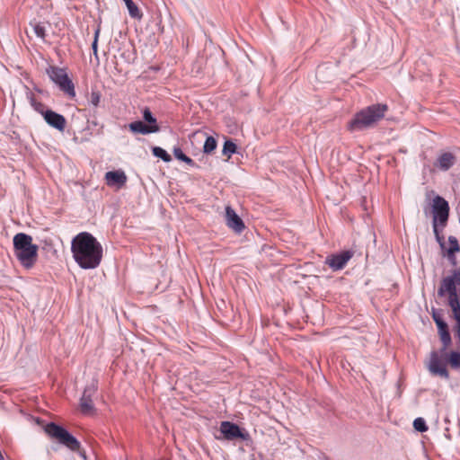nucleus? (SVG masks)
<instances>
[{
	"instance_id": "obj_21",
	"label": "nucleus",
	"mask_w": 460,
	"mask_h": 460,
	"mask_svg": "<svg viewBox=\"0 0 460 460\" xmlns=\"http://www.w3.org/2000/svg\"><path fill=\"white\" fill-rule=\"evenodd\" d=\"M30 103L31 107L43 117L45 116V112H48L49 110L46 109L45 104L41 102L37 101L33 96L31 97Z\"/></svg>"
},
{
	"instance_id": "obj_17",
	"label": "nucleus",
	"mask_w": 460,
	"mask_h": 460,
	"mask_svg": "<svg viewBox=\"0 0 460 460\" xmlns=\"http://www.w3.org/2000/svg\"><path fill=\"white\" fill-rule=\"evenodd\" d=\"M105 180L108 186L122 187L127 181V176L122 171H111L105 173Z\"/></svg>"
},
{
	"instance_id": "obj_11",
	"label": "nucleus",
	"mask_w": 460,
	"mask_h": 460,
	"mask_svg": "<svg viewBox=\"0 0 460 460\" xmlns=\"http://www.w3.org/2000/svg\"><path fill=\"white\" fill-rule=\"evenodd\" d=\"M428 368H429V372L433 375L439 376L446 379H447L449 377V374L446 368L445 364L442 362L440 357L438 356V352H436V351H432L430 353Z\"/></svg>"
},
{
	"instance_id": "obj_23",
	"label": "nucleus",
	"mask_w": 460,
	"mask_h": 460,
	"mask_svg": "<svg viewBox=\"0 0 460 460\" xmlns=\"http://www.w3.org/2000/svg\"><path fill=\"white\" fill-rule=\"evenodd\" d=\"M460 251V247L457 242V239L455 236H449L448 238V248H447V255H454L456 252Z\"/></svg>"
},
{
	"instance_id": "obj_8",
	"label": "nucleus",
	"mask_w": 460,
	"mask_h": 460,
	"mask_svg": "<svg viewBox=\"0 0 460 460\" xmlns=\"http://www.w3.org/2000/svg\"><path fill=\"white\" fill-rule=\"evenodd\" d=\"M97 390V386L92 384L86 386L84 390L83 395L80 399V411L85 415H90L94 412V405L93 402V396Z\"/></svg>"
},
{
	"instance_id": "obj_12",
	"label": "nucleus",
	"mask_w": 460,
	"mask_h": 460,
	"mask_svg": "<svg viewBox=\"0 0 460 460\" xmlns=\"http://www.w3.org/2000/svg\"><path fill=\"white\" fill-rule=\"evenodd\" d=\"M433 319L438 326V334L443 343L441 352H444L451 343V336L448 332L447 324L438 314H433Z\"/></svg>"
},
{
	"instance_id": "obj_7",
	"label": "nucleus",
	"mask_w": 460,
	"mask_h": 460,
	"mask_svg": "<svg viewBox=\"0 0 460 460\" xmlns=\"http://www.w3.org/2000/svg\"><path fill=\"white\" fill-rule=\"evenodd\" d=\"M439 296H447L448 305L452 309L454 318L456 321L455 327L456 336L460 341V302L458 299L457 289H438Z\"/></svg>"
},
{
	"instance_id": "obj_1",
	"label": "nucleus",
	"mask_w": 460,
	"mask_h": 460,
	"mask_svg": "<svg viewBox=\"0 0 460 460\" xmlns=\"http://www.w3.org/2000/svg\"><path fill=\"white\" fill-rule=\"evenodd\" d=\"M71 251L75 261L83 269H95L102 259V244L88 232L79 233L73 238Z\"/></svg>"
},
{
	"instance_id": "obj_18",
	"label": "nucleus",
	"mask_w": 460,
	"mask_h": 460,
	"mask_svg": "<svg viewBox=\"0 0 460 460\" xmlns=\"http://www.w3.org/2000/svg\"><path fill=\"white\" fill-rule=\"evenodd\" d=\"M460 288V270H455L452 275L443 280L442 288Z\"/></svg>"
},
{
	"instance_id": "obj_9",
	"label": "nucleus",
	"mask_w": 460,
	"mask_h": 460,
	"mask_svg": "<svg viewBox=\"0 0 460 460\" xmlns=\"http://www.w3.org/2000/svg\"><path fill=\"white\" fill-rule=\"evenodd\" d=\"M353 252L343 251L340 253L332 254L326 257L325 264H327L332 270H340L343 269L348 261L352 258Z\"/></svg>"
},
{
	"instance_id": "obj_30",
	"label": "nucleus",
	"mask_w": 460,
	"mask_h": 460,
	"mask_svg": "<svg viewBox=\"0 0 460 460\" xmlns=\"http://www.w3.org/2000/svg\"><path fill=\"white\" fill-rule=\"evenodd\" d=\"M413 427L417 431L424 432L428 429L426 422L422 418H417L413 421Z\"/></svg>"
},
{
	"instance_id": "obj_14",
	"label": "nucleus",
	"mask_w": 460,
	"mask_h": 460,
	"mask_svg": "<svg viewBox=\"0 0 460 460\" xmlns=\"http://www.w3.org/2000/svg\"><path fill=\"white\" fill-rule=\"evenodd\" d=\"M43 118L50 127L61 132L65 130L66 120L63 115L49 110L48 112H45V116Z\"/></svg>"
},
{
	"instance_id": "obj_15",
	"label": "nucleus",
	"mask_w": 460,
	"mask_h": 460,
	"mask_svg": "<svg viewBox=\"0 0 460 460\" xmlns=\"http://www.w3.org/2000/svg\"><path fill=\"white\" fill-rule=\"evenodd\" d=\"M220 431L224 435V438L228 440L238 438H244V435L240 428L236 424L229 421H223L221 423Z\"/></svg>"
},
{
	"instance_id": "obj_25",
	"label": "nucleus",
	"mask_w": 460,
	"mask_h": 460,
	"mask_svg": "<svg viewBox=\"0 0 460 460\" xmlns=\"http://www.w3.org/2000/svg\"><path fill=\"white\" fill-rule=\"evenodd\" d=\"M236 149L237 146L234 142L226 140L224 144L222 152L225 155H227V157L230 158L233 154L236 153Z\"/></svg>"
},
{
	"instance_id": "obj_24",
	"label": "nucleus",
	"mask_w": 460,
	"mask_h": 460,
	"mask_svg": "<svg viewBox=\"0 0 460 460\" xmlns=\"http://www.w3.org/2000/svg\"><path fill=\"white\" fill-rule=\"evenodd\" d=\"M152 152L155 156L161 158L164 162H170L172 160L171 155L162 147L155 146Z\"/></svg>"
},
{
	"instance_id": "obj_31",
	"label": "nucleus",
	"mask_w": 460,
	"mask_h": 460,
	"mask_svg": "<svg viewBox=\"0 0 460 460\" xmlns=\"http://www.w3.org/2000/svg\"><path fill=\"white\" fill-rule=\"evenodd\" d=\"M101 29L98 27L94 31V39L92 44L93 55L98 58V40L100 36Z\"/></svg>"
},
{
	"instance_id": "obj_4",
	"label": "nucleus",
	"mask_w": 460,
	"mask_h": 460,
	"mask_svg": "<svg viewBox=\"0 0 460 460\" xmlns=\"http://www.w3.org/2000/svg\"><path fill=\"white\" fill-rule=\"evenodd\" d=\"M449 214V206L447 201L440 196H436L432 203V215H433V231L437 240L441 243L443 237L439 235L438 224L442 226L447 222Z\"/></svg>"
},
{
	"instance_id": "obj_3",
	"label": "nucleus",
	"mask_w": 460,
	"mask_h": 460,
	"mask_svg": "<svg viewBox=\"0 0 460 460\" xmlns=\"http://www.w3.org/2000/svg\"><path fill=\"white\" fill-rule=\"evenodd\" d=\"M15 255L26 268H31L37 261L38 246L32 243L31 236L19 233L13 237Z\"/></svg>"
},
{
	"instance_id": "obj_20",
	"label": "nucleus",
	"mask_w": 460,
	"mask_h": 460,
	"mask_svg": "<svg viewBox=\"0 0 460 460\" xmlns=\"http://www.w3.org/2000/svg\"><path fill=\"white\" fill-rule=\"evenodd\" d=\"M127 5V8L128 10L129 15L132 18L136 19H141L143 14L137 6V4L132 0H123Z\"/></svg>"
},
{
	"instance_id": "obj_2",
	"label": "nucleus",
	"mask_w": 460,
	"mask_h": 460,
	"mask_svg": "<svg viewBox=\"0 0 460 460\" xmlns=\"http://www.w3.org/2000/svg\"><path fill=\"white\" fill-rule=\"evenodd\" d=\"M388 106L376 103L367 106L358 112L348 122L347 128L350 132L362 131L374 128L385 115Z\"/></svg>"
},
{
	"instance_id": "obj_5",
	"label": "nucleus",
	"mask_w": 460,
	"mask_h": 460,
	"mask_svg": "<svg viewBox=\"0 0 460 460\" xmlns=\"http://www.w3.org/2000/svg\"><path fill=\"white\" fill-rule=\"evenodd\" d=\"M44 430L49 437L56 438L70 450L78 451L80 449L79 441L61 426L50 422L44 426Z\"/></svg>"
},
{
	"instance_id": "obj_26",
	"label": "nucleus",
	"mask_w": 460,
	"mask_h": 460,
	"mask_svg": "<svg viewBox=\"0 0 460 460\" xmlns=\"http://www.w3.org/2000/svg\"><path fill=\"white\" fill-rule=\"evenodd\" d=\"M216 148H217V141H216V139L213 137H208L206 141H205L204 146H203L204 153L210 154Z\"/></svg>"
},
{
	"instance_id": "obj_28",
	"label": "nucleus",
	"mask_w": 460,
	"mask_h": 460,
	"mask_svg": "<svg viewBox=\"0 0 460 460\" xmlns=\"http://www.w3.org/2000/svg\"><path fill=\"white\" fill-rule=\"evenodd\" d=\"M143 118L148 123V126H158L156 119L153 116L148 108L143 111Z\"/></svg>"
},
{
	"instance_id": "obj_27",
	"label": "nucleus",
	"mask_w": 460,
	"mask_h": 460,
	"mask_svg": "<svg viewBox=\"0 0 460 460\" xmlns=\"http://www.w3.org/2000/svg\"><path fill=\"white\" fill-rule=\"evenodd\" d=\"M173 155L178 160L182 161L188 164H193V160L187 156L181 148L175 147L173 149Z\"/></svg>"
},
{
	"instance_id": "obj_22",
	"label": "nucleus",
	"mask_w": 460,
	"mask_h": 460,
	"mask_svg": "<svg viewBox=\"0 0 460 460\" xmlns=\"http://www.w3.org/2000/svg\"><path fill=\"white\" fill-rule=\"evenodd\" d=\"M447 360H448L449 365L453 368H456V369L460 368V352L451 351L447 355Z\"/></svg>"
},
{
	"instance_id": "obj_19",
	"label": "nucleus",
	"mask_w": 460,
	"mask_h": 460,
	"mask_svg": "<svg viewBox=\"0 0 460 460\" xmlns=\"http://www.w3.org/2000/svg\"><path fill=\"white\" fill-rule=\"evenodd\" d=\"M30 24L32 27L33 31L36 34V36L38 38L41 39L43 41H45L46 36H47L45 26L41 22H36V21L31 22Z\"/></svg>"
},
{
	"instance_id": "obj_16",
	"label": "nucleus",
	"mask_w": 460,
	"mask_h": 460,
	"mask_svg": "<svg viewBox=\"0 0 460 460\" xmlns=\"http://www.w3.org/2000/svg\"><path fill=\"white\" fill-rule=\"evenodd\" d=\"M128 128L132 133L147 135L160 130L159 126H148L141 120H137L128 124Z\"/></svg>"
},
{
	"instance_id": "obj_6",
	"label": "nucleus",
	"mask_w": 460,
	"mask_h": 460,
	"mask_svg": "<svg viewBox=\"0 0 460 460\" xmlns=\"http://www.w3.org/2000/svg\"><path fill=\"white\" fill-rule=\"evenodd\" d=\"M48 75L50 79L58 85L59 89L66 93L69 97L75 96V85L69 78L65 68L58 66H50L48 69Z\"/></svg>"
},
{
	"instance_id": "obj_13",
	"label": "nucleus",
	"mask_w": 460,
	"mask_h": 460,
	"mask_svg": "<svg viewBox=\"0 0 460 460\" xmlns=\"http://www.w3.org/2000/svg\"><path fill=\"white\" fill-rule=\"evenodd\" d=\"M226 220L227 226L236 233H241L245 227L243 220L229 206L226 208Z\"/></svg>"
},
{
	"instance_id": "obj_10",
	"label": "nucleus",
	"mask_w": 460,
	"mask_h": 460,
	"mask_svg": "<svg viewBox=\"0 0 460 460\" xmlns=\"http://www.w3.org/2000/svg\"><path fill=\"white\" fill-rule=\"evenodd\" d=\"M456 163V156L453 152L450 151H441L438 155L433 167L434 169L439 171H448L450 170Z\"/></svg>"
},
{
	"instance_id": "obj_29",
	"label": "nucleus",
	"mask_w": 460,
	"mask_h": 460,
	"mask_svg": "<svg viewBox=\"0 0 460 460\" xmlns=\"http://www.w3.org/2000/svg\"><path fill=\"white\" fill-rule=\"evenodd\" d=\"M102 94L99 91H92L89 98V102L97 108L100 104Z\"/></svg>"
}]
</instances>
